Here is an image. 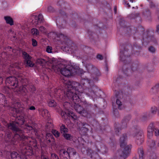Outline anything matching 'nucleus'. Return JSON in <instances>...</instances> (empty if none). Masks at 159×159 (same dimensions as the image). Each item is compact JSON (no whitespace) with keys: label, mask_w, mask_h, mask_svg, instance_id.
Segmentation results:
<instances>
[{"label":"nucleus","mask_w":159,"mask_h":159,"mask_svg":"<svg viewBox=\"0 0 159 159\" xmlns=\"http://www.w3.org/2000/svg\"><path fill=\"white\" fill-rule=\"evenodd\" d=\"M129 57V55L128 51L124 49V51L121 50L120 52V60L122 61H124L126 60V58Z\"/></svg>","instance_id":"6ab92c4d"},{"label":"nucleus","mask_w":159,"mask_h":159,"mask_svg":"<svg viewBox=\"0 0 159 159\" xmlns=\"http://www.w3.org/2000/svg\"><path fill=\"white\" fill-rule=\"evenodd\" d=\"M4 18L7 24H10L11 25H13V20L10 16H4Z\"/></svg>","instance_id":"c756f323"},{"label":"nucleus","mask_w":159,"mask_h":159,"mask_svg":"<svg viewBox=\"0 0 159 159\" xmlns=\"http://www.w3.org/2000/svg\"><path fill=\"white\" fill-rule=\"evenodd\" d=\"M41 158V159H49L47 156L44 155H42Z\"/></svg>","instance_id":"774afa93"},{"label":"nucleus","mask_w":159,"mask_h":159,"mask_svg":"<svg viewBox=\"0 0 159 159\" xmlns=\"http://www.w3.org/2000/svg\"><path fill=\"white\" fill-rule=\"evenodd\" d=\"M148 146L151 149H154L155 148V142L154 140H152L149 141Z\"/></svg>","instance_id":"e433bc0d"},{"label":"nucleus","mask_w":159,"mask_h":159,"mask_svg":"<svg viewBox=\"0 0 159 159\" xmlns=\"http://www.w3.org/2000/svg\"><path fill=\"white\" fill-rule=\"evenodd\" d=\"M149 115L147 113H144L140 118V120L142 122H145L148 119Z\"/></svg>","instance_id":"72a5a7b5"},{"label":"nucleus","mask_w":159,"mask_h":159,"mask_svg":"<svg viewBox=\"0 0 159 159\" xmlns=\"http://www.w3.org/2000/svg\"><path fill=\"white\" fill-rule=\"evenodd\" d=\"M41 114L42 116L44 117L45 116H48V111L46 109H42L41 110Z\"/></svg>","instance_id":"c03bdc74"},{"label":"nucleus","mask_w":159,"mask_h":159,"mask_svg":"<svg viewBox=\"0 0 159 159\" xmlns=\"http://www.w3.org/2000/svg\"><path fill=\"white\" fill-rule=\"evenodd\" d=\"M133 129L134 132L132 134V136L137 144L140 145L144 141L143 130L139 126L137 125L134 126Z\"/></svg>","instance_id":"39448f33"},{"label":"nucleus","mask_w":159,"mask_h":159,"mask_svg":"<svg viewBox=\"0 0 159 159\" xmlns=\"http://www.w3.org/2000/svg\"><path fill=\"white\" fill-rule=\"evenodd\" d=\"M56 35L57 38H59L61 40L64 42H66L68 40L67 35L66 34L59 33L57 34Z\"/></svg>","instance_id":"b1692460"},{"label":"nucleus","mask_w":159,"mask_h":159,"mask_svg":"<svg viewBox=\"0 0 159 159\" xmlns=\"http://www.w3.org/2000/svg\"><path fill=\"white\" fill-rule=\"evenodd\" d=\"M120 130V128L118 127H115V131L116 134L119 132Z\"/></svg>","instance_id":"69168bd1"},{"label":"nucleus","mask_w":159,"mask_h":159,"mask_svg":"<svg viewBox=\"0 0 159 159\" xmlns=\"http://www.w3.org/2000/svg\"><path fill=\"white\" fill-rule=\"evenodd\" d=\"M83 112L82 116L87 118H89L94 116V113L90 111H87L86 110H85Z\"/></svg>","instance_id":"a878e982"},{"label":"nucleus","mask_w":159,"mask_h":159,"mask_svg":"<svg viewBox=\"0 0 159 159\" xmlns=\"http://www.w3.org/2000/svg\"><path fill=\"white\" fill-rule=\"evenodd\" d=\"M27 84H26V87L30 91L33 92L34 91H35L36 89L34 86L32 85L28 84L26 82Z\"/></svg>","instance_id":"c9c22d12"},{"label":"nucleus","mask_w":159,"mask_h":159,"mask_svg":"<svg viewBox=\"0 0 159 159\" xmlns=\"http://www.w3.org/2000/svg\"><path fill=\"white\" fill-rule=\"evenodd\" d=\"M143 14L144 17L148 19H150L151 16V13L148 9H146L143 12Z\"/></svg>","instance_id":"c85d7f7f"},{"label":"nucleus","mask_w":159,"mask_h":159,"mask_svg":"<svg viewBox=\"0 0 159 159\" xmlns=\"http://www.w3.org/2000/svg\"><path fill=\"white\" fill-rule=\"evenodd\" d=\"M131 145H128L126 146L124 148L123 151L120 150L118 151L120 157L125 159L129 155L131 151Z\"/></svg>","instance_id":"4468645a"},{"label":"nucleus","mask_w":159,"mask_h":159,"mask_svg":"<svg viewBox=\"0 0 159 159\" xmlns=\"http://www.w3.org/2000/svg\"><path fill=\"white\" fill-rule=\"evenodd\" d=\"M81 126L80 129L83 130L85 132L88 131L90 127L89 125H88L85 122L81 123Z\"/></svg>","instance_id":"393cba45"},{"label":"nucleus","mask_w":159,"mask_h":159,"mask_svg":"<svg viewBox=\"0 0 159 159\" xmlns=\"http://www.w3.org/2000/svg\"><path fill=\"white\" fill-rule=\"evenodd\" d=\"M61 115L63 117L65 118V115H67L68 116V111H67V112L64 111L62 110H60L59 111Z\"/></svg>","instance_id":"de8ad7c7"},{"label":"nucleus","mask_w":159,"mask_h":159,"mask_svg":"<svg viewBox=\"0 0 159 159\" xmlns=\"http://www.w3.org/2000/svg\"><path fill=\"white\" fill-rule=\"evenodd\" d=\"M146 68L149 71H152L153 70V66L152 65L149 64L147 66Z\"/></svg>","instance_id":"864d4df0"},{"label":"nucleus","mask_w":159,"mask_h":159,"mask_svg":"<svg viewBox=\"0 0 159 159\" xmlns=\"http://www.w3.org/2000/svg\"><path fill=\"white\" fill-rule=\"evenodd\" d=\"M11 155L12 159H21L20 155L16 152L15 151L12 152Z\"/></svg>","instance_id":"bb28decb"},{"label":"nucleus","mask_w":159,"mask_h":159,"mask_svg":"<svg viewBox=\"0 0 159 159\" xmlns=\"http://www.w3.org/2000/svg\"><path fill=\"white\" fill-rule=\"evenodd\" d=\"M47 62V61L43 59L39 58L37 60L36 62L37 64L43 66Z\"/></svg>","instance_id":"7c9ffc66"},{"label":"nucleus","mask_w":159,"mask_h":159,"mask_svg":"<svg viewBox=\"0 0 159 159\" xmlns=\"http://www.w3.org/2000/svg\"><path fill=\"white\" fill-rule=\"evenodd\" d=\"M147 39L149 41L152 42L154 44L157 43V41L154 37H149L147 38Z\"/></svg>","instance_id":"58836bf2"},{"label":"nucleus","mask_w":159,"mask_h":159,"mask_svg":"<svg viewBox=\"0 0 159 159\" xmlns=\"http://www.w3.org/2000/svg\"><path fill=\"white\" fill-rule=\"evenodd\" d=\"M67 96L68 98L72 101L75 104L74 108L76 111L80 115H82L83 112L85 111L83 107L79 105L80 102V99L82 98V95H76L74 93L73 91L69 92L67 93Z\"/></svg>","instance_id":"20e7f679"},{"label":"nucleus","mask_w":159,"mask_h":159,"mask_svg":"<svg viewBox=\"0 0 159 159\" xmlns=\"http://www.w3.org/2000/svg\"><path fill=\"white\" fill-rule=\"evenodd\" d=\"M126 66H124L123 67V71L122 75L125 78L130 75L131 73V71H136L138 69L139 67L137 63H133L131 66L130 69H128L125 70H124V68L126 67Z\"/></svg>","instance_id":"9b49d317"},{"label":"nucleus","mask_w":159,"mask_h":159,"mask_svg":"<svg viewBox=\"0 0 159 159\" xmlns=\"http://www.w3.org/2000/svg\"><path fill=\"white\" fill-rule=\"evenodd\" d=\"M67 151L70 156V154L75 155L76 154L75 150L73 148H67Z\"/></svg>","instance_id":"4c0bfd02"},{"label":"nucleus","mask_w":159,"mask_h":159,"mask_svg":"<svg viewBox=\"0 0 159 159\" xmlns=\"http://www.w3.org/2000/svg\"><path fill=\"white\" fill-rule=\"evenodd\" d=\"M68 116H70L72 119L76 120L77 119V116L72 111H68Z\"/></svg>","instance_id":"2f4dec72"},{"label":"nucleus","mask_w":159,"mask_h":159,"mask_svg":"<svg viewBox=\"0 0 159 159\" xmlns=\"http://www.w3.org/2000/svg\"><path fill=\"white\" fill-rule=\"evenodd\" d=\"M122 97L123 96L121 94L118 92H117L115 93V97H113L111 98V100L113 104L115 102V101H116V103L118 106V107L120 110L122 109L123 107V106L119 99L122 98Z\"/></svg>","instance_id":"9d476101"},{"label":"nucleus","mask_w":159,"mask_h":159,"mask_svg":"<svg viewBox=\"0 0 159 159\" xmlns=\"http://www.w3.org/2000/svg\"><path fill=\"white\" fill-rule=\"evenodd\" d=\"M23 81H24V82H22L23 83V86L19 88L17 87L16 89H14V91L20 94L22 96H24L26 95L27 93V88H26L27 84L26 82L28 84L29 82L27 79L26 78H25L23 80Z\"/></svg>","instance_id":"1a4fd4ad"},{"label":"nucleus","mask_w":159,"mask_h":159,"mask_svg":"<svg viewBox=\"0 0 159 159\" xmlns=\"http://www.w3.org/2000/svg\"><path fill=\"white\" fill-rule=\"evenodd\" d=\"M48 105L50 107H55L56 106V103L53 100H50L48 102Z\"/></svg>","instance_id":"ea45409f"},{"label":"nucleus","mask_w":159,"mask_h":159,"mask_svg":"<svg viewBox=\"0 0 159 159\" xmlns=\"http://www.w3.org/2000/svg\"><path fill=\"white\" fill-rule=\"evenodd\" d=\"M51 159H59L58 156L55 153H52L51 154Z\"/></svg>","instance_id":"5fc2aeb1"},{"label":"nucleus","mask_w":159,"mask_h":159,"mask_svg":"<svg viewBox=\"0 0 159 159\" xmlns=\"http://www.w3.org/2000/svg\"><path fill=\"white\" fill-rule=\"evenodd\" d=\"M53 69L55 71H60L65 77L75 75L77 73V69H75L72 66L58 64L53 66Z\"/></svg>","instance_id":"7ed1b4c3"},{"label":"nucleus","mask_w":159,"mask_h":159,"mask_svg":"<svg viewBox=\"0 0 159 159\" xmlns=\"http://www.w3.org/2000/svg\"><path fill=\"white\" fill-rule=\"evenodd\" d=\"M85 66L88 71L92 73L91 76L93 82L98 81L100 75V73L98 69L91 63L86 64Z\"/></svg>","instance_id":"0eeeda50"},{"label":"nucleus","mask_w":159,"mask_h":159,"mask_svg":"<svg viewBox=\"0 0 159 159\" xmlns=\"http://www.w3.org/2000/svg\"><path fill=\"white\" fill-rule=\"evenodd\" d=\"M22 57L25 60V62L27 66L32 67L34 65L31 61L32 57L25 51L22 52Z\"/></svg>","instance_id":"2eb2a0df"},{"label":"nucleus","mask_w":159,"mask_h":159,"mask_svg":"<svg viewBox=\"0 0 159 159\" xmlns=\"http://www.w3.org/2000/svg\"><path fill=\"white\" fill-rule=\"evenodd\" d=\"M3 91H4L5 93H9V88L8 87H6L4 88L3 89Z\"/></svg>","instance_id":"338daca9"},{"label":"nucleus","mask_w":159,"mask_h":159,"mask_svg":"<svg viewBox=\"0 0 159 159\" xmlns=\"http://www.w3.org/2000/svg\"><path fill=\"white\" fill-rule=\"evenodd\" d=\"M64 137L67 140H71L72 139L73 136L71 134L66 133L63 134Z\"/></svg>","instance_id":"f704fd0d"},{"label":"nucleus","mask_w":159,"mask_h":159,"mask_svg":"<svg viewBox=\"0 0 159 159\" xmlns=\"http://www.w3.org/2000/svg\"><path fill=\"white\" fill-rule=\"evenodd\" d=\"M21 107V106L19 102H15L14 104L9 109L10 114L13 117H16V116L17 114L19 113L20 110L19 109Z\"/></svg>","instance_id":"ddd939ff"},{"label":"nucleus","mask_w":159,"mask_h":159,"mask_svg":"<svg viewBox=\"0 0 159 159\" xmlns=\"http://www.w3.org/2000/svg\"><path fill=\"white\" fill-rule=\"evenodd\" d=\"M138 153L139 154V159H144L143 152L142 148H139L138 150Z\"/></svg>","instance_id":"473e14b6"},{"label":"nucleus","mask_w":159,"mask_h":159,"mask_svg":"<svg viewBox=\"0 0 159 159\" xmlns=\"http://www.w3.org/2000/svg\"><path fill=\"white\" fill-rule=\"evenodd\" d=\"M159 89V83L156 84L150 90V92L153 94L157 93Z\"/></svg>","instance_id":"cd10ccee"},{"label":"nucleus","mask_w":159,"mask_h":159,"mask_svg":"<svg viewBox=\"0 0 159 159\" xmlns=\"http://www.w3.org/2000/svg\"><path fill=\"white\" fill-rule=\"evenodd\" d=\"M157 109L156 107L154 106L151 107V112L153 114H155Z\"/></svg>","instance_id":"3c124183"},{"label":"nucleus","mask_w":159,"mask_h":159,"mask_svg":"<svg viewBox=\"0 0 159 159\" xmlns=\"http://www.w3.org/2000/svg\"><path fill=\"white\" fill-rule=\"evenodd\" d=\"M31 33L34 35H38L39 34V32L38 30L35 28H33L31 29Z\"/></svg>","instance_id":"a19ab883"},{"label":"nucleus","mask_w":159,"mask_h":159,"mask_svg":"<svg viewBox=\"0 0 159 159\" xmlns=\"http://www.w3.org/2000/svg\"><path fill=\"white\" fill-rule=\"evenodd\" d=\"M100 151L103 153H106L107 152V148H106L105 146L103 145V146L101 148Z\"/></svg>","instance_id":"603ef678"},{"label":"nucleus","mask_w":159,"mask_h":159,"mask_svg":"<svg viewBox=\"0 0 159 159\" xmlns=\"http://www.w3.org/2000/svg\"><path fill=\"white\" fill-rule=\"evenodd\" d=\"M131 117L130 115H128L126 116L123 119L124 121H125L127 123L131 119Z\"/></svg>","instance_id":"09e8293b"},{"label":"nucleus","mask_w":159,"mask_h":159,"mask_svg":"<svg viewBox=\"0 0 159 159\" xmlns=\"http://www.w3.org/2000/svg\"><path fill=\"white\" fill-rule=\"evenodd\" d=\"M81 104L83 106L85 107L87 110L95 109V107H97V106L96 104L93 105L89 103L86 101H84L81 102Z\"/></svg>","instance_id":"a211bd4d"},{"label":"nucleus","mask_w":159,"mask_h":159,"mask_svg":"<svg viewBox=\"0 0 159 159\" xmlns=\"http://www.w3.org/2000/svg\"><path fill=\"white\" fill-rule=\"evenodd\" d=\"M67 151L62 149L59 151V154L60 157L62 159H70V156L69 155Z\"/></svg>","instance_id":"412c9836"},{"label":"nucleus","mask_w":159,"mask_h":159,"mask_svg":"<svg viewBox=\"0 0 159 159\" xmlns=\"http://www.w3.org/2000/svg\"><path fill=\"white\" fill-rule=\"evenodd\" d=\"M17 77L18 78L17 79V78L14 76H9L7 78L5 81L6 83L7 84H8L10 85L13 87L12 89H16L18 86V80L21 81L22 82H24L23 80L25 79L22 74H19Z\"/></svg>","instance_id":"423d86ee"},{"label":"nucleus","mask_w":159,"mask_h":159,"mask_svg":"<svg viewBox=\"0 0 159 159\" xmlns=\"http://www.w3.org/2000/svg\"><path fill=\"white\" fill-rule=\"evenodd\" d=\"M68 82V84L67 87L68 89V91H73L74 94L76 95H81L83 96L86 95L93 99L96 97V92L98 90V88L91 81L84 78L81 80L80 84L71 81Z\"/></svg>","instance_id":"f03ea898"},{"label":"nucleus","mask_w":159,"mask_h":159,"mask_svg":"<svg viewBox=\"0 0 159 159\" xmlns=\"http://www.w3.org/2000/svg\"><path fill=\"white\" fill-rule=\"evenodd\" d=\"M39 29L42 32H45V28L43 26H40L39 28Z\"/></svg>","instance_id":"e2e57ef3"},{"label":"nucleus","mask_w":159,"mask_h":159,"mask_svg":"<svg viewBox=\"0 0 159 159\" xmlns=\"http://www.w3.org/2000/svg\"><path fill=\"white\" fill-rule=\"evenodd\" d=\"M56 23L57 26L60 29L63 28L66 26V21L62 18H60L58 20H57Z\"/></svg>","instance_id":"4be33fe9"},{"label":"nucleus","mask_w":159,"mask_h":159,"mask_svg":"<svg viewBox=\"0 0 159 159\" xmlns=\"http://www.w3.org/2000/svg\"><path fill=\"white\" fill-rule=\"evenodd\" d=\"M60 129L61 133H62V132H63V133H66V132H67L68 130V129L65 127V126L63 125H62L60 127Z\"/></svg>","instance_id":"37998d69"},{"label":"nucleus","mask_w":159,"mask_h":159,"mask_svg":"<svg viewBox=\"0 0 159 159\" xmlns=\"http://www.w3.org/2000/svg\"><path fill=\"white\" fill-rule=\"evenodd\" d=\"M32 45L34 47H35L37 45V43L35 39H32Z\"/></svg>","instance_id":"13d9d810"},{"label":"nucleus","mask_w":159,"mask_h":159,"mask_svg":"<svg viewBox=\"0 0 159 159\" xmlns=\"http://www.w3.org/2000/svg\"><path fill=\"white\" fill-rule=\"evenodd\" d=\"M148 50L150 52L152 53L154 52L155 51V48L152 46H151L149 47Z\"/></svg>","instance_id":"6e6d98bb"},{"label":"nucleus","mask_w":159,"mask_h":159,"mask_svg":"<svg viewBox=\"0 0 159 159\" xmlns=\"http://www.w3.org/2000/svg\"><path fill=\"white\" fill-rule=\"evenodd\" d=\"M4 153V151L2 149H0V157H3Z\"/></svg>","instance_id":"052dcab7"},{"label":"nucleus","mask_w":159,"mask_h":159,"mask_svg":"<svg viewBox=\"0 0 159 159\" xmlns=\"http://www.w3.org/2000/svg\"><path fill=\"white\" fill-rule=\"evenodd\" d=\"M114 114L115 116L116 117H118L119 115V113L118 111V110L116 109L113 111Z\"/></svg>","instance_id":"4d7b16f0"},{"label":"nucleus","mask_w":159,"mask_h":159,"mask_svg":"<svg viewBox=\"0 0 159 159\" xmlns=\"http://www.w3.org/2000/svg\"><path fill=\"white\" fill-rule=\"evenodd\" d=\"M31 19H32V24L34 25H36L39 23H41L43 20V15L40 14L38 16L35 15H33L31 17Z\"/></svg>","instance_id":"dca6fc26"},{"label":"nucleus","mask_w":159,"mask_h":159,"mask_svg":"<svg viewBox=\"0 0 159 159\" xmlns=\"http://www.w3.org/2000/svg\"><path fill=\"white\" fill-rule=\"evenodd\" d=\"M154 131L155 135L157 136L159 135V130L155 128L154 124L151 123L147 128L148 137L149 139L153 136V132Z\"/></svg>","instance_id":"f8f14e48"},{"label":"nucleus","mask_w":159,"mask_h":159,"mask_svg":"<svg viewBox=\"0 0 159 159\" xmlns=\"http://www.w3.org/2000/svg\"><path fill=\"white\" fill-rule=\"evenodd\" d=\"M62 81L64 83L65 85V88L66 89V92L64 90L62 91L61 89H55L54 91V96L59 97L61 99H64L66 97L68 98L66 94L68 93V89L67 87V85L68 84V82L65 80L64 78L61 79Z\"/></svg>","instance_id":"6e6552de"},{"label":"nucleus","mask_w":159,"mask_h":159,"mask_svg":"<svg viewBox=\"0 0 159 159\" xmlns=\"http://www.w3.org/2000/svg\"><path fill=\"white\" fill-rule=\"evenodd\" d=\"M23 127L24 129H27L29 130H31L33 129V128L31 126L28 124L25 125Z\"/></svg>","instance_id":"49530a36"},{"label":"nucleus","mask_w":159,"mask_h":159,"mask_svg":"<svg viewBox=\"0 0 159 159\" xmlns=\"http://www.w3.org/2000/svg\"><path fill=\"white\" fill-rule=\"evenodd\" d=\"M15 68L18 69H20L19 64L15 63L11 65L9 68V71L7 72L8 73L11 74H15V72L14 71Z\"/></svg>","instance_id":"aec40b11"},{"label":"nucleus","mask_w":159,"mask_h":159,"mask_svg":"<svg viewBox=\"0 0 159 159\" xmlns=\"http://www.w3.org/2000/svg\"><path fill=\"white\" fill-rule=\"evenodd\" d=\"M127 137L126 134H124L122 135V136L120 138V141L121 147L123 148L126 145Z\"/></svg>","instance_id":"5701e85b"},{"label":"nucleus","mask_w":159,"mask_h":159,"mask_svg":"<svg viewBox=\"0 0 159 159\" xmlns=\"http://www.w3.org/2000/svg\"><path fill=\"white\" fill-rule=\"evenodd\" d=\"M97 58L100 60H102L103 59V57L101 55L98 54L96 57Z\"/></svg>","instance_id":"0e129e2a"},{"label":"nucleus","mask_w":159,"mask_h":159,"mask_svg":"<svg viewBox=\"0 0 159 159\" xmlns=\"http://www.w3.org/2000/svg\"><path fill=\"white\" fill-rule=\"evenodd\" d=\"M52 50V48L49 46H48L47 47L46 49V51L48 53H51Z\"/></svg>","instance_id":"bf43d9fd"},{"label":"nucleus","mask_w":159,"mask_h":159,"mask_svg":"<svg viewBox=\"0 0 159 159\" xmlns=\"http://www.w3.org/2000/svg\"><path fill=\"white\" fill-rule=\"evenodd\" d=\"M8 106L7 101L3 94L0 93V112L5 110V107Z\"/></svg>","instance_id":"f3484780"},{"label":"nucleus","mask_w":159,"mask_h":159,"mask_svg":"<svg viewBox=\"0 0 159 159\" xmlns=\"http://www.w3.org/2000/svg\"><path fill=\"white\" fill-rule=\"evenodd\" d=\"M1 121L6 127V129L2 131L0 136L7 143L10 144H15L16 142L19 140L22 141V144L21 145V150L23 154H25L27 152V148L31 145L30 137L25 136L23 131L20 127L24 123V120L23 116H17L15 121L10 123H7L3 119H1Z\"/></svg>","instance_id":"f257e3e1"},{"label":"nucleus","mask_w":159,"mask_h":159,"mask_svg":"<svg viewBox=\"0 0 159 159\" xmlns=\"http://www.w3.org/2000/svg\"><path fill=\"white\" fill-rule=\"evenodd\" d=\"M46 127H47V129H49V130H51L52 129L53 127V125L51 122H48L46 124Z\"/></svg>","instance_id":"8fccbe9b"},{"label":"nucleus","mask_w":159,"mask_h":159,"mask_svg":"<svg viewBox=\"0 0 159 159\" xmlns=\"http://www.w3.org/2000/svg\"><path fill=\"white\" fill-rule=\"evenodd\" d=\"M127 123L125 122V121H124V120H123L121 122L120 129L125 128L127 127Z\"/></svg>","instance_id":"79ce46f5"},{"label":"nucleus","mask_w":159,"mask_h":159,"mask_svg":"<svg viewBox=\"0 0 159 159\" xmlns=\"http://www.w3.org/2000/svg\"><path fill=\"white\" fill-rule=\"evenodd\" d=\"M50 137L51 139H52L53 138V135L51 133H48L46 134V137L47 139H48V137Z\"/></svg>","instance_id":"680f3d73"},{"label":"nucleus","mask_w":159,"mask_h":159,"mask_svg":"<svg viewBox=\"0 0 159 159\" xmlns=\"http://www.w3.org/2000/svg\"><path fill=\"white\" fill-rule=\"evenodd\" d=\"M52 134L56 137H59L60 136V133L55 129H52Z\"/></svg>","instance_id":"a18cd8bd"}]
</instances>
